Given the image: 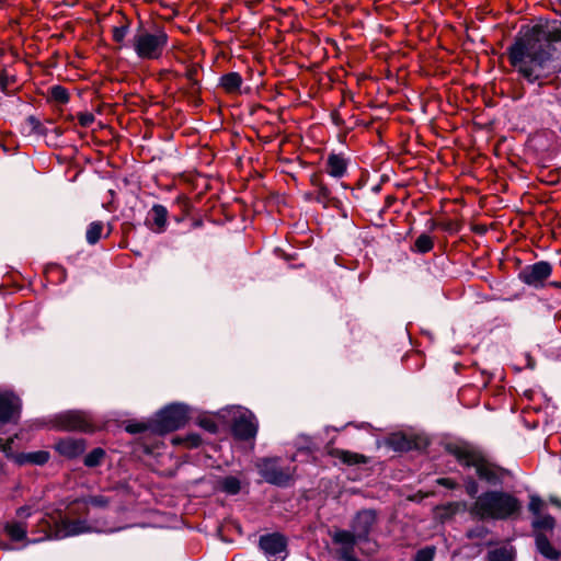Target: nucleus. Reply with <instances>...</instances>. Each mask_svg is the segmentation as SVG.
<instances>
[{
    "instance_id": "obj_1",
    "label": "nucleus",
    "mask_w": 561,
    "mask_h": 561,
    "mask_svg": "<svg viewBox=\"0 0 561 561\" xmlns=\"http://www.w3.org/2000/svg\"><path fill=\"white\" fill-rule=\"evenodd\" d=\"M561 43V23L537 24L523 33L508 48L511 64L528 82H536Z\"/></svg>"
},
{
    "instance_id": "obj_2",
    "label": "nucleus",
    "mask_w": 561,
    "mask_h": 561,
    "mask_svg": "<svg viewBox=\"0 0 561 561\" xmlns=\"http://www.w3.org/2000/svg\"><path fill=\"white\" fill-rule=\"evenodd\" d=\"M110 500L104 495H93L71 503L65 515L60 517L56 527L55 537L66 538L88 533H106L114 529L104 522L91 518L90 507H106Z\"/></svg>"
},
{
    "instance_id": "obj_3",
    "label": "nucleus",
    "mask_w": 561,
    "mask_h": 561,
    "mask_svg": "<svg viewBox=\"0 0 561 561\" xmlns=\"http://www.w3.org/2000/svg\"><path fill=\"white\" fill-rule=\"evenodd\" d=\"M38 510L33 504H26L15 511V517L5 523L4 531L7 536L15 542H24V545L36 543L45 539H57L55 537L56 527L59 522L54 525L42 514L37 517L36 529L30 530L27 519L37 515Z\"/></svg>"
},
{
    "instance_id": "obj_4",
    "label": "nucleus",
    "mask_w": 561,
    "mask_h": 561,
    "mask_svg": "<svg viewBox=\"0 0 561 561\" xmlns=\"http://www.w3.org/2000/svg\"><path fill=\"white\" fill-rule=\"evenodd\" d=\"M520 510L519 501L503 491H488L477 497L472 513L482 519H506Z\"/></svg>"
},
{
    "instance_id": "obj_5",
    "label": "nucleus",
    "mask_w": 561,
    "mask_h": 561,
    "mask_svg": "<svg viewBox=\"0 0 561 561\" xmlns=\"http://www.w3.org/2000/svg\"><path fill=\"white\" fill-rule=\"evenodd\" d=\"M449 451L460 465L476 468V472L480 479L491 484L501 482L499 471L486 462L482 455L472 447L468 445H454L449 447Z\"/></svg>"
},
{
    "instance_id": "obj_6",
    "label": "nucleus",
    "mask_w": 561,
    "mask_h": 561,
    "mask_svg": "<svg viewBox=\"0 0 561 561\" xmlns=\"http://www.w3.org/2000/svg\"><path fill=\"white\" fill-rule=\"evenodd\" d=\"M168 44V35L163 30L149 32L139 30L133 37L131 45L140 59H159Z\"/></svg>"
},
{
    "instance_id": "obj_7",
    "label": "nucleus",
    "mask_w": 561,
    "mask_h": 561,
    "mask_svg": "<svg viewBox=\"0 0 561 561\" xmlns=\"http://www.w3.org/2000/svg\"><path fill=\"white\" fill-rule=\"evenodd\" d=\"M187 419V407L181 403H173L157 414L153 430L159 433L172 432L182 427Z\"/></svg>"
},
{
    "instance_id": "obj_8",
    "label": "nucleus",
    "mask_w": 561,
    "mask_h": 561,
    "mask_svg": "<svg viewBox=\"0 0 561 561\" xmlns=\"http://www.w3.org/2000/svg\"><path fill=\"white\" fill-rule=\"evenodd\" d=\"M259 472L264 480L271 484L285 486L293 478V471L289 468H280L276 459H262L259 465Z\"/></svg>"
},
{
    "instance_id": "obj_9",
    "label": "nucleus",
    "mask_w": 561,
    "mask_h": 561,
    "mask_svg": "<svg viewBox=\"0 0 561 561\" xmlns=\"http://www.w3.org/2000/svg\"><path fill=\"white\" fill-rule=\"evenodd\" d=\"M552 266L546 261H539L525 266L518 274L519 279L534 288H541L545 282L550 277Z\"/></svg>"
},
{
    "instance_id": "obj_10",
    "label": "nucleus",
    "mask_w": 561,
    "mask_h": 561,
    "mask_svg": "<svg viewBox=\"0 0 561 561\" xmlns=\"http://www.w3.org/2000/svg\"><path fill=\"white\" fill-rule=\"evenodd\" d=\"M259 545L270 561H284L287 557V540L278 533L261 536Z\"/></svg>"
},
{
    "instance_id": "obj_11",
    "label": "nucleus",
    "mask_w": 561,
    "mask_h": 561,
    "mask_svg": "<svg viewBox=\"0 0 561 561\" xmlns=\"http://www.w3.org/2000/svg\"><path fill=\"white\" fill-rule=\"evenodd\" d=\"M57 426L65 431L92 432L94 430L90 415L82 411H68L59 414Z\"/></svg>"
},
{
    "instance_id": "obj_12",
    "label": "nucleus",
    "mask_w": 561,
    "mask_h": 561,
    "mask_svg": "<svg viewBox=\"0 0 561 561\" xmlns=\"http://www.w3.org/2000/svg\"><path fill=\"white\" fill-rule=\"evenodd\" d=\"M232 432L239 439L254 438L257 432V421L254 414L249 410L239 411L233 420Z\"/></svg>"
},
{
    "instance_id": "obj_13",
    "label": "nucleus",
    "mask_w": 561,
    "mask_h": 561,
    "mask_svg": "<svg viewBox=\"0 0 561 561\" xmlns=\"http://www.w3.org/2000/svg\"><path fill=\"white\" fill-rule=\"evenodd\" d=\"M21 400L10 391H0V422L16 421L20 416Z\"/></svg>"
},
{
    "instance_id": "obj_14",
    "label": "nucleus",
    "mask_w": 561,
    "mask_h": 561,
    "mask_svg": "<svg viewBox=\"0 0 561 561\" xmlns=\"http://www.w3.org/2000/svg\"><path fill=\"white\" fill-rule=\"evenodd\" d=\"M376 523V512L363 510L358 512L353 520L352 529L359 540L366 539Z\"/></svg>"
},
{
    "instance_id": "obj_15",
    "label": "nucleus",
    "mask_w": 561,
    "mask_h": 561,
    "mask_svg": "<svg viewBox=\"0 0 561 561\" xmlns=\"http://www.w3.org/2000/svg\"><path fill=\"white\" fill-rule=\"evenodd\" d=\"M85 447L87 446L84 439L72 437L60 439L56 444L57 451L67 458H76L82 455L85 450Z\"/></svg>"
},
{
    "instance_id": "obj_16",
    "label": "nucleus",
    "mask_w": 561,
    "mask_h": 561,
    "mask_svg": "<svg viewBox=\"0 0 561 561\" xmlns=\"http://www.w3.org/2000/svg\"><path fill=\"white\" fill-rule=\"evenodd\" d=\"M168 222V210L163 205L156 204L152 206L148 214L147 224L149 228L156 232L161 233L165 230Z\"/></svg>"
},
{
    "instance_id": "obj_17",
    "label": "nucleus",
    "mask_w": 561,
    "mask_h": 561,
    "mask_svg": "<svg viewBox=\"0 0 561 561\" xmlns=\"http://www.w3.org/2000/svg\"><path fill=\"white\" fill-rule=\"evenodd\" d=\"M347 160L340 153H330L325 162V172L335 179L343 178L347 172Z\"/></svg>"
},
{
    "instance_id": "obj_18",
    "label": "nucleus",
    "mask_w": 561,
    "mask_h": 561,
    "mask_svg": "<svg viewBox=\"0 0 561 561\" xmlns=\"http://www.w3.org/2000/svg\"><path fill=\"white\" fill-rule=\"evenodd\" d=\"M357 540L359 539L354 530H339L334 534L333 541L342 546V559L344 561H347V557H354L353 550Z\"/></svg>"
},
{
    "instance_id": "obj_19",
    "label": "nucleus",
    "mask_w": 561,
    "mask_h": 561,
    "mask_svg": "<svg viewBox=\"0 0 561 561\" xmlns=\"http://www.w3.org/2000/svg\"><path fill=\"white\" fill-rule=\"evenodd\" d=\"M330 455L333 458H336L340 461H342L343 463L350 465V466L367 462V459L364 455L353 453L350 450H345V449L332 448L330 450Z\"/></svg>"
},
{
    "instance_id": "obj_20",
    "label": "nucleus",
    "mask_w": 561,
    "mask_h": 561,
    "mask_svg": "<svg viewBox=\"0 0 561 561\" xmlns=\"http://www.w3.org/2000/svg\"><path fill=\"white\" fill-rule=\"evenodd\" d=\"M243 83V79L238 72H228L220 78V85L228 93H238Z\"/></svg>"
},
{
    "instance_id": "obj_21",
    "label": "nucleus",
    "mask_w": 561,
    "mask_h": 561,
    "mask_svg": "<svg viewBox=\"0 0 561 561\" xmlns=\"http://www.w3.org/2000/svg\"><path fill=\"white\" fill-rule=\"evenodd\" d=\"M536 546L538 551L546 557L547 559L557 561L560 558V552L553 548V546L550 543L548 538L542 535L538 534L536 536Z\"/></svg>"
},
{
    "instance_id": "obj_22",
    "label": "nucleus",
    "mask_w": 561,
    "mask_h": 561,
    "mask_svg": "<svg viewBox=\"0 0 561 561\" xmlns=\"http://www.w3.org/2000/svg\"><path fill=\"white\" fill-rule=\"evenodd\" d=\"M316 202L323 207L337 206L339 201L332 196L330 188L323 183H317Z\"/></svg>"
},
{
    "instance_id": "obj_23",
    "label": "nucleus",
    "mask_w": 561,
    "mask_h": 561,
    "mask_svg": "<svg viewBox=\"0 0 561 561\" xmlns=\"http://www.w3.org/2000/svg\"><path fill=\"white\" fill-rule=\"evenodd\" d=\"M48 459H49V454L44 450L21 454L18 457V461L21 465L33 463V465L42 466V465L46 463L48 461Z\"/></svg>"
},
{
    "instance_id": "obj_24",
    "label": "nucleus",
    "mask_w": 561,
    "mask_h": 561,
    "mask_svg": "<svg viewBox=\"0 0 561 561\" xmlns=\"http://www.w3.org/2000/svg\"><path fill=\"white\" fill-rule=\"evenodd\" d=\"M219 488L229 495H236L240 492L241 484L238 478L229 476L219 481Z\"/></svg>"
},
{
    "instance_id": "obj_25",
    "label": "nucleus",
    "mask_w": 561,
    "mask_h": 561,
    "mask_svg": "<svg viewBox=\"0 0 561 561\" xmlns=\"http://www.w3.org/2000/svg\"><path fill=\"white\" fill-rule=\"evenodd\" d=\"M104 225L102 221H93L89 225L85 239L89 244H95L102 237Z\"/></svg>"
},
{
    "instance_id": "obj_26",
    "label": "nucleus",
    "mask_w": 561,
    "mask_h": 561,
    "mask_svg": "<svg viewBox=\"0 0 561 561\" xmlns=\"http://www.w3.org/2000/svg\"><path fill=\"white\" fill-rule=\"evenodd\" d=\"M105 457V450L98 447L91 450L85 457H84V465L89 468L96 467L101 465L102 460Z\"/></svg>"
},
{
    "instance_id": "obj_27",
    "label": "nucleus",
    "mask_w": 561,
    "mask_h": 561,
    "mask_svg": "<svg viewBox=\"0 0 561 561\" xmlns=\"http://www.w3.org/2000/svg\"><path fill=\"white\" fill-rule=\"evenodd\" d=\"M433 245L434 243L432 238L426 233L419 236L414 242V249L420 253L430 252L433 249Z\"/></svg>"
},
{
    "instance_id": "obj_28",
    "label": "nucleus",
    "mask_w": 561,
    "mask_h": 561,
    "mask_svg": "<svg viewBox=\"0 0 561 561\" xmlns=\"http://www.w3.org/2000/svg\"><path fill=\"white\" fill-rule=\"evenodd\" d=\"M513 551L510 548H499L489 552V561H513Z\"/></svg>"
},
{
    "instance_id": "obj_29",
    "label": "nucleus",
    "mask_w": 561,
    "mask_h": 561,
    "mask_svg": "<svg viewBox=\"0 0 561 561\" xmlns=\"http://www.w3.org/2000/svg\"><path fill=\"white\" fill-rule=\"evenodd\" d=\"M536 519L533 522V526L536 529L550 530L554 527V518L551 515H536Z\"/></svg>"
},
{
    "instance_id": "obj_30",
    "label": "nucleus",
    "mask_w": 561,
    "mask_h": 561,
    "mask_svg": "<svg viewBox=\"0 0 561 561\" xmlns=\"http://www.w3.org/2000/svg\"><path fill=\"white\" fill-rule=\"evenodd\" d=\"M50 98L61 104H65L69 101L68 91L61 85H54L50 88Z\"/></svg>"
},
{
    "instance_id": "obj_31",
    "label": "nucleus",
    "mask_w": 561,
    "mask_h": 561,
    "mask_svg": "<svg viewBox=\"0 0 561 561\" xmlns=\"http://www.w3.org/2000/svg\"><path fill=\"white\" fill-rule=\"evenodd\" d=\"M435 554L434 547H426L420 551H417L414 561H433Z\"/></svg>"
},
{
    "instance_id": "obj_32",
    "label": "nucleus",
    "mask_w": 561,
    "mask_h": 561,
    "mask_svg": "<svg viewBox=\"0 0 561 561\" xmlns=\"http://www.w3.org/2000/svg\"><path fill=\"white\" fill-rule=\"evenodd\" d=\"M528 507L534 515H539L543 507V502L538 496H531Z\"/></svg>"
},
{
    "instance_id": "obj_33",
    "label": "nucleus",
    "mask_w": 561,
    "mask_h": 561,
    "mask_svg": "<svg viewBox=\"0 0 561 561\" xmlns=\"http://www.w3.org/2000/svg\"><path fill=\"white\" fill-rule=\"evenodd\" d=\"M128 27L127 26H116L113 28V39L122 44L127 35Z\"/></svg>"
},
{
    "instance_id": "obj_34",
    "label": "nucleus",
    "mask_w": 561,
    "mask_h": 561,
    "mask_svg": "<svg viewBox=\"0 0 561 561\" xmlns=\"http://www.w3.org/2000/svg\"><path fill=\"white\" fill-rule=\"evenodd\" d=\"M79 124L82 127H89L94 122V115L92 113H79L78 114Z\"/></svg>"
},
{
    "instance_id": "obj_35",
    "label": "nucleus",
    "mask_w": 561,
    "mask_h": 561,
    "mask_svg": "<svg viewBox=\"0 0 561 561\" xmlns=\"http://www.w3.org/2000/svg\"><path fill=\"white\" fill-rule=\"evenodd\" d=\"M488 530L484 527H477L468 531L469 538H483L486 535Z\"/></svg>"
},
{
    "instance_id": "obj_36",
    "label": "nucleus",
    "mask_w": 561,
    "mask_h": 561,
    "mask_svg": "<svg viewBox=\"0 0 561 561\" xmlns=\"http://www.w3.org/2000/svg\"><path fill=\"white\" fill-rule=\"evenodd\" d=\"M466 490L471 497H474L478 493L477 482L474 480H469L466 484Z\"/></svg>"
},
{
    "instance_id": "obj_37",
    "label": "nucleus",
    "mask_w": 561,
    "mask_h": 561,
    "mask_svg": "<svg viewBox=\"0 0 561 561\" xmlns=\"http://www.w3.org/2000/svg\"><path fill=\"white\" fill-rule=\"evenodd\" d=\"M146 428H147V426L142 423L129 424L126 427L127 432L133 433V434L140 433V432L145 431Z\"/></svg>"
},
{
    "instance_id": "obj_38",
    "label": "nucleus",
    "mask_w": 561,
    "mask_h": 561,
    "mask_svg": "<svg viewBox=\"0 0 561 561\" xmlns=\"http://www.w3.org/2000/svg\"><path fill=\"white\" fill-rule=\"evenodd\" d=\"M185 440L190 447H197L201 444V437L198 435H190Z\"/></svg>"
},
{
    "instance_id": "obj_39",
    "label": "nucleus",
    "mask_w": 561,
    "mask_h": 561,
    "mask_svg": "<svg viewBox=\"0 0 561 561\" xmlns=\"http://www.w3.org/2000/svg\"><path fill=\"white\" fill-rule=\"evenodd\" d=\"M201 425L204 428H206L207 431L213 432V433L216 432V430H217L216 424L210 420H202Z\"/></svg>"
},
{
    "instance_id": "obj_40",
    "label": "nucleus",
    "mask_w": 561,
    "mask_h": 561,
    "mask_svg": "<svg viewBox=\"0 0 561 561\" xmlns=\"http://www.w3.org/2000/svg\"><path fill=\"white\" fill-rule=\"evenodd\" d=\"M437 482L444 486H447V488H454L455 486V483L450 480V479H447V478H442V479H438Z\"/></svg>"
},
{
    "instance_id": "obj_41",
    "label": "nucleus",
    "mask_w": 561,
    "mask_h": 561,
    "mask_svg": "<svg viewBox=\"0 0 561 561\" xmlns=\"http://www.w3.org/2000/svg\"><path fill=\"white\" fill-rule=\"evenodd\" d=\"M9 84V79L5 75H0V88L2 91L5 90V88L8 87Z\"/></svg>"
},
{
    "instance_id": "obj_42",
    "label": "nucleus",
    "mask_w": 561,
    "mask_h": 561,
    "mask_svg": "<svg viewBox=\"0 0 561 561\" xmlns=\"http://www.w3.org/2000/svg\"><path fill=\"white\" fill-rule=\"evenodd\" d=\"M551 503H553L554 505L561 507V501H559L558 499H551Z\"/></svg>"
},
{
    "instance_id": "obj_43",
    "label": "nucleus",
    "mask_w": 561,
    "mask_h": 561,
    "mask_svg": "<svg viewBox=\"0 0 561 561\" xmlns=\"http://www.w3.org/2000/svg\"><path fill=\"white\" fill-rule=\"evenodd\" d=\"M181 442H182V439H181V438H179V437H176V438H173V439H172V443H173L174 445H178V444H180Z\"/></svg>"
},
{
    "instance_id": "obj_44",
    "label": "nucleus",
    "mask_w": 561,
    "mask_h": 561,
    "mask_svg": "<svg viewBox=\"0 0 561 561\" xmlns=\"http://www.w3.org/2000/svg\"><path fill=\"white\" fill-rule=\"evenodd\" d=\"M347 561H359V560L356 559L355 557H347Z\"/></svg>"
}]
</instances>
